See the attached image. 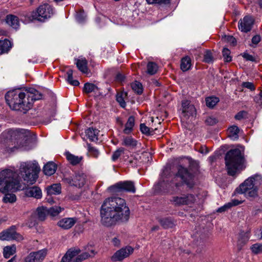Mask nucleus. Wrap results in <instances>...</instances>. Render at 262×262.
Here are the masks:
<instances>
[{"mask_svg": "<svg viewBox=\"0 0 262 262\" xmlns=\"http://www.w3.org/2000/svg\"><path fill=\"white\" fill-rule=\"evenodd\" d=\"M180 177L184 183L189 188H192L195 184L194 175L189 172L186 168L182 166H179L177 173L170 180V169L165 168L161 175L157 187L159 191H165L174 185L176 187L180 184L176 181L177 177Z\"/></svg>", "mask_w": 262, "mask_h": 262, "instance_id": "f03ea898", "label": "nucleus"}, {"mask_svg": "<svg viewBox=\"0 0 262 262\" xmlns=\"http://www.w3.org/2000/svg\"><path fill=\"white\" fill-rule=\"evenodd\" d=\"M261 183V176L256 174L246 179L236 191L238 193L244 194L247 198H255L257 196L258 187Z\"/></svg>", "mask_w": 262, "mask_h": 262, "instance_id": "39448f33", "label": "nucleus"}, {"mask_svg": "<svg viewBox=\"0 0 262 262\" xmlns=\"http://www.w3.org/2000/svg\"><path fill=\"white\" fill-rule=\"evenodd\" d=\"M130 210L125 200L120 197L106 199L100 209L101 224L106 227L128 221Z\"/></svg>", "mask_w": 262, "mask_h": 262, "instance_id": "f257e3e1", "label": "nucleus"}, {"mask_svg": "<svg viewBox=\"0 0 262 262\" xmlns=\"http://www.w3.org/2000/svg\"><path fill=\"white\" fill-rule=\"evenodd\" d=\"M85 252L80 254L79 248H71L69 249L62 257L60 262H81L95 254L92 246L88 245L84 249Z\"/></svg>", "mask_w": 262, "mask_h": 262, "instance_id": "0eeeda50", "label": "nucleus"}, {"mask_svg": "<svg viewBox=\"0 0 262 262\" xmlns=\"http://www.w3.org/2000/svg\"><path fill=\"white\" fill-rule=\"evenodd\" d=\"M243 57L248 61H254L255 58L251 55L248 53H244Z\"/></svg>", "mask_w": 262, "mask_h": 262, "instance_id": "052dcab7", "label": "nucleus"}, {"mask_svg": "<svg viewBox=\"0 0 262 262\" xmlns=\"http://www.w3.org/2000/svg\"><path fill=\"white\" fill-rule=\"evenodd\" d=\"M124 149L123 148H119L113 154L112 160L113 161H116L119 158L121 155L124 152Z\"/></svg>", "mask_w": 262, "mask_h": 262, "instance_id": "3c124183", "label": "nucleus"}, {"mask_svg": "<svg viewBox=\"0 0 262 262\" xmlns=\"http://www.w3.org/2000/svg\"><path fill=\"white\" fill-rule=\"evenodd\" d=\"M228 42L231 43L233 46H234L236 44V39L233 37L232 36H228L226 38Z\"/></svg>", "mask_w": 262, "mask_h": 262, "instance_id": "e2e57ef3", "label": "nucleus"}, {"mask_svg": "<svg viewBox=\"0 0 262 262\" xmlns=\"http://www.w3.org/2000/svg\"><path fill=\"white\" fill-rule=\"evenodd\" d=\"M27 95L26 90L14 89L6 93L5 99L12 110L26 113L31 108V101H28Z\"/></svg>", "mask_w": 262, "mask_h": 262, "instance_id": "7ed1b4c3", "label": "nucleus"}, {"mask_svg": "<svg viewBox=\"0 0 262 262\" xmlns=\"http://www.w3.org/2000/svg\"><path fill=\"white\" fill-rule=\"evenodd\" d=\"M134 251L130 246H126L117 250L111 257V260L113 262L122 261L124 258L128 257Z\"/></svg>", "mask_w": 262, "mask_h": 262, "instance_id": "2eb2a0df", "label": "nucleus"}, {"mask_svg": "<svg viewBox=\"0 0 262 262\" xmlns=\"http://www.w3.org/2000/svg\"><path fill=\"white\" fill-rule=\"evenodd\" d=\"M48 214V209L47 207H38L35 212L32 214L30 216V222L28 223L29 226L32 227L37 224L36 218L39 221H44Z\"/></svg>", "mask_w": 262, "mask_h": 262, "instance_id": "ddd939ff", "label": "nucleus"}, {"mask_svg": "<svg viewBox=\"0 0 262 262\" xmlns=\"http://www.w3.org/2000/svg\"><path fill=\"white\" fill-rule=\"evenodd\" d=\"M6 23L12 28L17 29L19 26L18 18L13 15H8L6 17Z\"/></svg>", "mask_w": 262, "mask_h": 262, "instance_id": "c85d7f7f", "label": "nucleus"}, {"mask_svg": "<svg viewBox=\"0 0 262 262\" xmlns=\"http://www.w3.org/2000/svg\"><path fill=\"white\" fill-rule=\"evenodd\" d=\"M158 65L154 62H149L147 65V72L149 75H152L158 71Z\"/></svg>", "mask_w": 262, "mask_h": 262, "instance_id": "58836bf2", "label": "nucleus"}, {"mask_svg": "<svg viewBox=\"0 0 262 262\" xmlns=\"http://www.w3.org/2000/svg\"><path fill=\"white\" fill-rule=\"evenodd\" d=\"M250 249L253 253L254 254H259L262 253V244L256 243L252 245Z\"/></svg>", "mask_w": 262, "mask_h": 262, "instance_id": "37998d69", "label": "nucleus"}, {"mask_svg": "<svg viewBox=\"0 0 262 262\" xmlns=\"http://www.w3.org/2000/svg\"><path fill=\"white\" fill-rule=\"evenodd\" d=\"M247 114L245 111H240L235 116L234 118L236 120H241L245 117Z\"/></svg>", "mask_w": 262, "mask_h": 262, "instance_id": "13d9d810", "label": "nucleus"}, {"mask_svg": "<svg viewBox=\"0 0 262 262\" xmlns=\"http://www.w3.org/2000/svg\"><path fill=\"white\" fill-rule=\"evenodd\" d=\"M19 171L24 181L29 184H33L38 178L40 167L35 161H28L20 164Z\"/></svg>", "mask_w": 262, "mask_h": 262, "instance_id": "6e6552de", "label": "nucleus"}, {"mask_svg": "<svg viewBox=\"0 0 262 262\" xmlns=\"http://www.w3.org/2000/svg\"><path fill=\"white\" fill-rule=\"evenodd\" d=\"M19 187L17 173L9 169H6L0 172V192L15 191Z\"/></svg>", "mask_w": 262, "mask_h": 262, "instance_id": "423d86ee", "label": "nucleus"}, {"mask_svg": "<svg viewBox=\"0 0 262 262\" xmlns=\"http://www.w3.org/2000/svg\"><path fill=\"white\" fill-rule=\"evenodd\" d=\"M219 102V98L216 97H209L206 98V105L212 108Z\"/></svg>", "mask_w": 262, "mask_h": 262, "instance_id": "4c0bfd02", "label": "nucleus"}, {"mask_svg": "<svg viewBox=\"0 0 262 262\" xmlns=\"http://www.w3.org/2000/svg\"><path fill=\"white\" fill-rule=\"evenodd\" d=\"M243 86L251 91L255 90V86L253 83L250 82H244L243 83Z\"/></svg>", "mask_w": 262, "mask_h": 262, "instance_id": "bf43d9fd", "label": "nucleus"}, {"mask_svg": "<svg viewBox=\"0 0 262 262\" xmlns=\"http://www.w3.org/2000/svg\"><path fill=\"white\" fill-rule=\"evenodd\" d=\"M184 205L191 206L196 201V195L193 194H183Z\"/></svg>", "mask_w": 262, "mask_h": 262, "instance_id": "473e14b6", "label": "nucleus"}, {"mask_svg": "<svg viewBox=\"0 0 262 262\" xmlns=\"http://www.w3.org/2000/svg\"><path fill=\"white\" fill-rule=\"evenodd\" d=\"M205 123L208 125H214L218 122L217 119L213 116H208L205 120Z\"/></svg>", "mask_w": 262, "mask_h": 262, "instance_id": "864d4df0", "label": "nucleus"}, {"mask_svg": "<svg viewBox=\"0 0 262 262\" xmlns=\"http://www.w3.org/2000/svg\"><path fill=\"white\" fill-rule=\"evenodd\" d=\"M261 39V37L259 35H255L252 38V42L254 44L257 45L258 43Z\"/></svg>", "mask_w": 262, "mask_h": 262, "instance_id": "680f3d73", "label": "nucleus"}, {"mask_svg": "<svg viewBox=\"0 0 262 262\" xmlns=\"http://www.w3.org/2000/svg\"><path fill=\"white\" fill-rule=\"evenodd\" d=\"M148 4H158L160 6H165L170 4L171 0H146Z\"/></svg>", "mask_w": 262, "mask_h": 262, "instance_id": "c03bdc74", "label": "nucleus"}, {"mask_svg": "<svg viewBox=\"0 0 262 262\" xmlns=\"http://www.w3.org/2000/svg\"><path fill=\"white\" fill-rule=\"evenodd\" d=\"M77 219L74 217H67L60 220L57 225L63 229H69L76 223Z\"/></svg>", "mask_w": 262, "mask_h": 262, "instance_id": "aec40b11", "label": "nucleus"}, {"mask_svg": "<svg viewBox=\"0 0 262 262\" xmlns=\"http://www.w3.org/2000/svg\"><path fill=\"white\" fill-rule=\"evenodd\" d=\"M99 131L93 127H90L85 130V134L89 140L91 141L98 140V135Z\"/></svg>", "mask_w": 262, "mask_h": 262, "instance_id": "393cba45", "label": "nucleus"}, {"mask_svg": "<svg viewBox=\"0 0 262 262\" xmlns=\"http://www.w3.org/2000/svg\"><path fill=\"white\" fill-rule=\"evenodd\" d=\"M63 210V208L60 207V206H53L51 207L50 209H48V214L52 216H55L57 215L60 212Z\"/></svg>", "mask_w": 262, "mask_h": 262, "instance_id": "79ce46f5", "label": "nucleus"}, {"mask_svg": "<svg viewBox=\"0 0 262 262\" xmlns=\"http://www.w3.org/2000/svg\"><path fill=\"white\" fill-rule=\"evenodd\" d=\"M126 94L123 93H118L116 95L117 101L120 104V106L123 108L126 106V103L124 99V96Z\"/></svg>", "mask_w": 262, "mask_h": 262, "instance_id": "de8ad7c7", "label": "nucleus"}, {"mask_svg": "<svg viewBox=\"0 0 262 262\" xmlns=\"http://www.w3.org/2000/svg\"><path fill=\"white\" fill-rule=\"evenodd\" d=\"M53 14V9L48 4L40 5L36 11H33L31 14L27 15L30 21L37 20L38 21H44L51 17Z\"/></svg>", "mask_w": 262, "mask_h": 262, "instance_id": "1a4fd4ad", "label": "nucleus"}, {"mask_svg": "<svg viewBox=\"0 0 262 262\" xmlns=\"http://www.w3.org/2000/svg\"><path fill=\"white\" fill-rule=\"evenodd\" d=\"M63 181L70 186L80 188L85 185L86 176L84 173L78 172L76 173L74 176L64 177Z\"/></svg>", "mask_w": 262, "mask_h": 262, "instance_id": "f8f14e48", "label": "nucleus"}, {"mask_svg": "<svg viewBox=\"0 0 262 262\" xmlns=\"http://www.w3.org/2000/svg\"><path fill=\"white\" fill-rule=\"evenodd\" d=\"M26 92L27 94V97L28 101H31V107L33 105L34 101L41 99L42 98V94L39 91L34 88H29L25 89Z\"/></svg>", "mask_w": 262, "mask_h": 262, "instance_id": "6ab92c4d", "label": "nucleus"}, {"mask_svg": "<svg viewBox=\"0 0 262 262\" xmlns=\"http://www.w3.org/2000/svg\"><path fill=\"white\" fill-rule=\"evenodd\" d=\"M122 145L131 148H135L138 145V141L131 136L126 137L123 138Z\"/></svg>", "mask_w": 262, "mask_h": 262, "instance_id": "c756f323", "label": "nucleus"}, {"mask_svg": "<svg viewBox=\"0 0 262 262\" xmlns=\"http://www.w3.org/2000/svg\"><path fill=\"white\" fill-rule=\"evenodd\" d=\"M61 192V186L59 184H54L47 188L48 195H57Z\"/></svg>", "mask_w": 262, "mask_h": 262, "instance_id": "cd10ccee", "label": "nucleus"}, {"mask_svg": "<svg viewBox=\"0 0 262 262\" xmlns=\"http://www.w3.org/2000/svg\"><path fill=\"white\" fill-rule=\"evenodd\" d=\"M140 129L142 134L150 135L151 133L150 131V128L146 126L144 123H141L140 126Z\"/></svg>", "mask_w": 262, "mask_h": 262, "instance_id": "5fc2aeb1", "label": "nucleus"}, {"mask_svg": "<svg viewBox=\"0 0 262 262\" xmlns=\"http://www.w3.org/2000/svg\"><path fill=\"white\" fill-rule=\"evenodd\" d=\"M225 160L229 176H233L246 168L244 154L238 148L229 150L225 155Z\"/></svg>", "mask_w": 262, "mask_h": 262, "instance_id": "20e7f679", "label": "nucleus"}, {"mask_svg": "<svg viewBox=\"0 0 262 262\" xmlns=\"http://www.w3.org/2000/svg\"><path fill=\"white\" fill-rule=\"evenodd\" d=\"M23 239V236L16 232L15 227L14 226L0 233V240L2 241L16 240L20 241Z\"/></svg>", "mask_w": 262, "mask_h": 262, "instance_id": "4468645a", "label": "nucleus"}, {"mask_svg": "<svg viewBox=\"0 0 262 262\" xmlns=\"http://www.w3.org/2000/svg\"><path fill=\"white\" fill-rule=\"evenodd\" d=\"M232 207V205L230 203H227L223 205V206L219 208L216 210L217 212L219 213H222L224 212H225L226 211L228 210V209H230Z\"/></svg>", "mask_w": 262, "mask_h": 262, "instance_id": "6e6d98bb", "label": "nucleus"}, {"mask_svg": "<svg viewBox=\"0 0 262 262\" xmlns=\"http://www.w3.org/2000/svg\"><path fill=\"white\" fill-rule=\"evenodd\" d=\"M203 61L206 63H210L213 61V57L210 51L207 50L205 52Z\"/></svg>", "mask_w": 262, "mask_h": 262, "instance_id": "603ef678", "label": "nucleus"}, {"mask_svg": "<svg viewBox=\"0 0 262 262\" xmlns=\"http://www.w3.org/2000/svg\"><path fill=\"white\" fill-rule=\"evenodd\" d=\"M57 169V165L53 162H48L43 168V171L47 176L53 174Z\"/></svg>", "mask_w": 262, "mask_h": 262, "instance_id": "4be33fe9", "label": "nucleus"}, {"mask_svg": "<svg viewBox=\"0 0 262 262\" xmlns=\"http://www.w3.org/2000/svg\"><path fill=\"white\" fill-rule=\"evenodd\" d=\"M5 150L7 152H11L15 149H19L23 150L30 149L29 147V141L28 138L23 136V137L18 139L17 141V145H14L12 141L10 139H7L5 145Z\"/></svg>", "mask_w": 262, "mask_h": 262, "instance_id": "9b49d317", "label": "nucleus"}, {"mask_svg": "<svg viewBox=\"0 0 262 262\" xmlns=\"http://www.w3.org/2000/svg\"><path fill=\"white\" fill-rule=\"evenodd\" d=\"M12 48V43L8 39L0 40V54L7 53Z\"/></svg>", "mask_w": 262, "mask_h": 262, "instance_id": "5701e85b", "label": "nucleus"}, {"mask_svg": "<svg viewBox=\"0 0 262 262\" xmlns=\"http://www.w3.org/2000/svg\"><path fill=\"white\" fill-rule=\"evenodd\" d=\"M97 86L93 83L87 82L85 83L83 88V91L89 94L92 92H94L96 90H97Z\"/></svg>", "mask_w": 262, "mask_h": 262, "instance_id": "a19ab883", "label": "nucleus"}, {"mask_svg": "<svg viewBox=\"0 0 262 262\" xmlns=\"http://www.w3.org/2000/svg\"><path fill=\"white\" fill-rule=\"evenodd\" d=\"M73 71L72 69H69L67 72V81L71 85L74 86H78L79 84V82L77 80L73 79Z\"/></svg>", "mask_w": 262, "mask_h": 262, "instance_id": "ea45409f", "label": "nucleus"}, {"mask_svg": "<svg viewBox=\"0 0 262 262\" xmlns=\"http://www.w3.org/2000/svg\"><path fill=\"white\" fill-rule=\"evenodd\" d=\"M249 237L246 233H241L238 238L237 246L239 250L242 249V247L248 241Z\"/></svg>", "mask_w": 262, "mask_h": 262, "instance_id": "e433bc0d", "label": "nucleus"}, {"mask_svg": "<svg viewBox=\"0 0 262 262\" xmlns=\"http://www.w3.org/2000/svg\"><path fill=\"white\" fill-rule=\"evenodd\" d=\"M124 77L123 75L120 73L117 74L116 75V80L118 81H123L124 80Z\"/></svg>", "mask_w": 262, "mask_h": 262, "instance_id": "69168bd1", "label": "nucleus"}, {"mask_svg": "<svg viewBox=\"0 0 262 262\" xmlns=\"http://www.w3.org/2000/svg\"><path fill=\"white\" fill-rule=\"evenodd\" d=\"M16 249L15 245L6 246L3 249L4 256L6 258L10 257L16 252Z\"/></svg>", "mask_w": 262, "mask_h": 262, "instance_id": "72a5a7b5", "label": "nucleus"}, {"mask_svg": "<svg viewBox=\"0 0 262 262\" xmlns=\"http://www.w3.org/2000/svg\"><path fill=\"white\" fill-rule=\"evenodd\" d=\"M182 117L185 119L188 118L196 114V109L194 106L190 104L189 101L183 100L182 101Z\"/></svg>", "mask_w": 262, "mask_h": 262, "instance_id": "f3484780", "label": "nucleus"}, {"mask_svg": "<svg viewBox=\"0 0 262 262\" xmlns=\"http://www.w3.org/2000/svg\"><path fill=\"white\" fill-rule=\"evenodd\" d=\"M183 194L179 195L173 196L170 200V202L176 206L184 205Z\"/></svg>", "mask_w": 262, "mask_h": 262, "instance_id": "f704fd0d", "label": "nucleus"}, {"mask_svg": "<svg viewBox=\"0 0 262 262\" xmlns=\"http://www.w3.org/2000/svg\"><path fill=\"white\" fill-rule=\"evenodd\" d=\"M112 242L115 246H119L120 244V240L117 237H114L113 238Z\"/></svg>", "mask_w": 262, "mask_h": 262, "instance_id": "0e129e2a", "label": "nucleus"}, {"mask_svg": "<svg viewBox=\"0 0 262 262\" xmlns=\"http://www.w3.org/2000/svg\"><path fill=\"white\" fill-rule=\"evenodd\" d=\"M88 151L89 154L95 158H97L99 156L100 152L96 148L88 145Z\"/></svg>", "mask_w": 262, "mask_h": 262, "instance_id": "09e8293b", "label": "nucleus"}, {"mask_svg": "<svg viewBox=\"0 0 262 262\" xmlns=\"http://www.w3.org/2000/svg\"><path fill=\"white\" fill-rule=\"evenodd\" d=\"M135 125V118L133 116H129L127 121L125 124L123 133L125 134H130L133 130V127Z\"/></svg>", "mask_w": 262, "mask_h": 262, "instance_id": "2f4dec72", "label": "nucleus"}, {"mask_svg": "<svg viewBox=\"0 0 262 262\" xmlns=\"http://www.w3.org/2000/svg\"><path fill=\"white\" fill-rule=\"evenodd\" d=\"M228 137L233 140H236L238 139L239 128L236 125H232L228 129Z\"/></svg>", "mask_w": 262, "mask_h": 262, "instance_id": "bb28decb", "label": "nucleus"}, {"mask_svg": "<svg viewBox=\"0 0 262 262\" xmlns=\"http://www.w3.org/2000/svg\"><path fill=\"white\" fill-rule=\"evenodd\" d=\"M158 221L165 229L172 228L175 224L171 217L158 218Z\"/></svg>", "mask_w": 262, "mask_h": 262, "instance_id": "b1692460", "label": "nucleus"}, {"mask_svg": "<svg viewBox=\"0 0 262 262\" xmlns=\"http://www.w3.org/2000/svg\"><path fill=\"white\" fill-rule=\"evenodd\" d=\"M228 203L231 204L232 205V207H233L240 204L241 203V202L237 200H232V202H229Z\"/></svg>", "mask_w": 262, "mask_h": 262, "instance_id": "338daca9", "label": "nucleus"}, {"mask_svg": "<svg viewBox=\"0 0 262 262\" xmlns=\"http://www.w3.org/2000/svg\"><path fill=\"white\" fill-rule=\"evenodd\" d=\"M254 24V19L252 17L246 16L238 21V29L242 32L247 33L251 31Z\"/></svg>", "mask_w": 262, "mask_h": 262, "instance_id": "a211bd4d", "label": "nucleus"}, {"mask_svg": "<svg viewBox=\"0 0 262 262\" xmlns=\"http://www.w3.org/2000/svg\"><path fill=\"white\" fill-rule=\"evenodd\" d=\"M199 151L202 154H206L208 152V150L206 147H201Z\"/></svg>", "mask_w": 262, "mask_h": 262, "instance_id": "774afa93", "label": "nucleus"}, {"mask_svg": "<svg viewBox=\"0 0 262 262\" xmlns=\"http://www.w3.org/2000/svg\"><path fill=\"white\" fill-rule=\"evenodd\" d=\"M26 194L29 197H33L39 199L42 197V192L40 188L37 186H32L26 190Z\"/></svg>", "mask_w": 262, "mask_h": 262, "instance_id": "412c9836", "label": "nucleus"}, {"mask_svg": "<svg viewBox=\"0 0 262 262\" xmlns=\"http://www.w3.org/2000/svg\"><path fill=\"white\" fill-rule=\"evenodd\" d=\"M65 155L67 160L73 165H76L79 164L82 160V157L75 156L69 151L66 152Z\"/></svg>", "mask_w": 262, "mask_h": 262, "instance_id": "a878e982", "label": "nucleus"}, {"mask_svg": "<svg viewBox=\"0 0 262 262\" xmlns=\"http://www.w3.org/2000/svg\"><path fill=\"white\" fill-rule=\"evenodd\" d=\"M47 253V250L46 249L32 252L25 258L24 262H41Z\"/></svg>", "mask_w": 262, "mask_h": 262, "instance_id": "dca6fc26", "label": "nucleus"}, {"mask_svg": "<svg viewBox=\"0 0 262 262\" xmlns=\"http://www.w3.org/2000/svg\"><path fill=\"white\" fill-rule=\"evenodd\" d=\"M191 67V59L188 56L183 58L181 60V69L185 72L189 70Z\"/></svg>", "mask_w": 262, "mask_h": 262, "instance_id": "c9c22d12", "label": "nucleus"}, {"mask_svg": "<svg viewBox=\"0 0 262 262\" xmlns=\"http://www.w3.org/2000/svg\"><path fill=\"white\" fill-rule=\"evenodd\" d=\"M76 20L79 23H83L86 18V15L84 12H80L76 15Z\"/></svg>", "mask_w": 262, "mask_h": 262, "instance_id": "4d7b16f0", "label": "nucleus"}, {"mask_svg": "<svg viewBox=\"0 0 262 262\" xmlns=\"http://www.w3.org/2000/svg\"><path fill=\"white\" fill-rule=\"evenodd\" d=\"M224 59L226 62H230L232 60V57L230 55V51L227 48H224L222 51Z\"/></svg>", "mask_w": 262, "mask_h": 262, "instance_id": "8fccbe9b", "label": "nucleus"}, {"mask_svg": "<svg viewBox=\"0 0 262 262\" xmlns=\"http://www.w3.org/2000/svg\"><path fill=\"white\" fill-rule=\"evenodd\" d=\"M88 61L85 58L77 59L76 66L79 71L83 73L86 74L88 73V68L87 67Z\"/></svg>", "mask_w": 262, "mask_h": 262, "instance_id": "7c9ffc66", "label": "nucleus"}, {"mask_svg": "<svg viewBox=\"0 0 262 262\" xmlns=\"http://www.w3.org/2000/svg\"><path fill=\"white\" fill-rule=\"evenodd\" d=\"M5 203H14L16 200V197L15 194L12 193H8L5 195L3 199Z\"/></svg>", "mask_w": 262, "mask_h": 262, "instance_id": "49530a36", "label": "nucleus"}, {"mask_svg": "<svg viewBox=\"0 0 262 262\" xmlns=\"http://www.w3.org/2000/svg\"><path fill=\"white\" fill-rule=\"evenodd\" d=\"M133 91L138 94H141L143 92V87L141 83L136 81L132 84Z\"/></svg>", "mask_w": 262, "mask_h": 262, "instance_id": "a18cd8bd", "label": "nucleus"}, {"mask_svg": "<svg viewBox=\"0 0 262 262\" xmlns=\"http://www.w3.org/2000/svg\"><path fill=\"white\" fill-rule=\"evenodd\" d=\"M110 191L113 193L121 194L124 192L135 193L136 188L132 181L120 182L109 187Z\"/></svg>", "mask_w": 262, "mask_h": 262, "instance_id": "9d476101", "label": "nucleus"}]
</instances>
